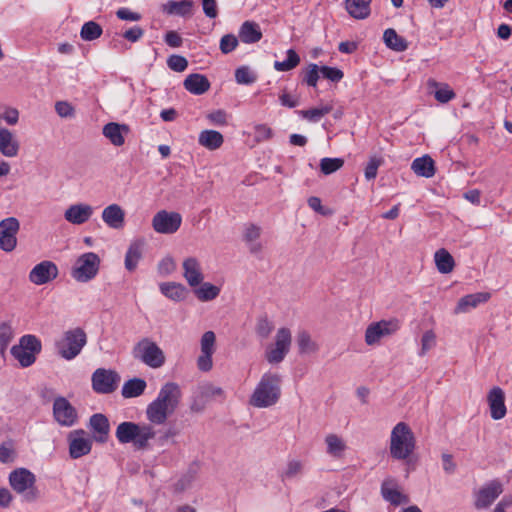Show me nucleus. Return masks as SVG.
<instances>
[{"instance_id":"obj_1","label":"nucleus","mask_w":512,"mask_h":512,"mask_svg":"<svg viewBox=\"0 0 512 512\" xmlns=\"http://www.w3.org/2000/svg\"><path fill=\"white\" fill-rule=\"evenodd\" d=\"M156 435V431L151 424H138L125 421L117 426L115 436L121 444L133 443L138 450H145L149 446V441Z\"/></svg>"},{"instance_id":"obj_2","label":"nucleus","mask_w":512,"mask_h":512,"mask_svg":"<svg viewBox=\"0 0 512 512\" xmlns=\"http://www.w3.org/2000/svg\"><path fill=\"white\" fill-rule=\"evenodd\" d=\"M281 378L275 373H265L257 384L250 404L257 408H266L277 403L281 395Z\"/></svg>"},{"instance_id":"obj_3","label":"nucleus","mask_w":512,"mask_h":512,"mask_svg":"<svg viewBox=\"0 0 512 512\" xmlns=\"http://www.w3.org/2000/svg\"><path fill=\"white\" fill-rule=\"evenodd\" d=\"M416 440L413 431L405 422L397 423L390 435V455L396 460H405L414 452Z\"/></svg>"},{"instance_id":"obj_4","label":"nucleus","mask_w":512,"mask_h":512,"mask_svg":"<svg viewBox=\"0 0 512 512\" xmlns=\"http://www.w3.org/2000/svg\"><path fill=\"white\" fill-rule=\"evenodd\" d=\"M86 343L87 335L85 331L77 327L65 331L61 338L55 341V349L61 358L70 361L81 353Z\"/></svg>"},{"instance_id":"obj_5","label":"nucleus","mask_w":512,"mask_h":512,"mask_svg":"<svg viewBox=\"0 0 512 512\" xmlns=\"http://www.w3.org/2000/svg\"><path fill=\"white\" fill-rule=\"evenodd\" d=\"M9 482L15 492L21 494L25 501L32 502L38 498L35 487V475L26 468H18L9 475Z\"/></svg>"},{"instance_id":"obj_6","label":"nucleus","mask_w":512,"mask_h":512,"mask_svg":"<svg viewBox=\"0 0 512 512\" xmlns=\"http://www.w3.org/2000/svg\"><path fill=\"white\" fill-rule=\"evenodd\" d=\"M41 348V341L36 336L27 334L20 338L18 345L11 348V354L22 367L26 368L34 364Z\"/></svg>"},{"instance_id":"obj_7","label":"nucleus","mask_w":512,"mask_h":512,"mask_svg":"<svg viewBox=\"0 0 512 512\" xmlns=\"http://www.w3.org/2000/svg\"><path fill=\"white\" fill-rule=\"evenodd\" d=\"M134 358L140 360L151 368H159L165 363V356L161 348L149 338H143L133 348Z\"/></svg>"},{"instance_id":"obj_8","label":"nucleus","mask_w":512,"mask_h":512,"mask_svg":"<svg viewBox=\"0 0 512 512\" xmlns=\"http://www.w3.org/2000/svg\"><path fill=\"white\" fill-rule=\"evenodd\" d=\"M100 258L96 253L87 252L79 256L71 275L78 282H87L98 273Z\"/></svg>"},{"instance_id":"obj_9","label":"nucleus","mask_w":512,"mask_h":512,"mask_svg":"<svg viewBox=\"0 0 512 512\" xmlns=\"http://www.w3.org/2000/svg\"><path fill=\"white\" fill-rule=\"evenodd\" d=\"M92 388L98 394H111L121 381L120 375L110 369L98 368L92 374Z\"/></svg>"},{"instance_id":"obj_10","label":"nucleus","mask_w":512,"mask_h":512,"mask_svg":"<svg viewBox=\"0 0 512 512\" xmlns=\"http://www.w3.org/2000/svg\"><path fill=\"white\" fill-rule=\"evenodd\" d=\"M400 329V322L397 319L381 320L370 324L365 331V342L367 345H374L381 338L393 335Z\"/></svg>"},{"instance_id":"obj_11","label":"nucleus","mask_w":512,"mask_h":512,"mask_svg":"<svg viewBox=\"0 0 512 512\" xmlns=\"http://www.w3.org/2000/svg\"><path fill=\"white\" fill-rule=\"evenodd\" d=\"M182 223V217L178 212L158 211L152 218L153 229L160 234H174Z\"/></svg>"},{"instance_id":"obj_12","label":"nucleus","mask_w":512,"mask_h":512,"mask_svg":"<svg viewBox=\"0 0 512 512\" xmlns=\"http://www.w3.org/2000/svg\"><path fill=\"white\" fill-rule=\"evenodd\" d=\"M20 222L15 217H8L0 221V249L12 252L17 246V234Z\"/></svg>"},{"instance_id":"obj_13","label":"nucleus","mask_w":512,"mask_h":512,"mask_svg":"<svg viewBox=\"0 0 512 512\" xmlns=\"http://www.w3.org/2000/svg\"><path fill=\"white\" fill-rule=\"evenodd\" d=\"M53 415L61 426L71 427L77 422L76 409L64 397H57L54 400Z\"/></svg>"},{"instance_id":"obj_14","label":"nucleus","mask_w":512,"mask_h":512,"mask_svg":"<svg viewBox=\"0 0 512 512\" xmlns=\"http://www.w3.org/2000/svg\"><path fill=\"white\" fill-rule=\"evenodd\" d=\"M68 441L69 454L72 459H78L91 451L92 440L85 437V431L82 429L70 432Z\"/></svg>"},{"instance_id":"obj_15","label":"nucleus","mask_w":512,"mask_h":512,"mask_svg":"<svg viewBox=\"0 0 512 512\" xmlns=\"http://www.w3.org/2000/svg\"><path fill=\"white\" fill-rule=\"evenodd\" d=\"M58 276V268L52 261H42L35 265L29 273V280L36 285H43Z\"/></svg>"},{"instance_id":"obj_16","label":"nucleus","mask_w":512,"mask_h":512,"mask_svg":"<svg viewBox=\"0 0 512 512\" xmlns=\"http://www.w3.org/2000/svg\"><path fill=\"white\" fill-rule=\"evenodd\" d=\"M502 492L503 486L498 480L487 483L476 493L475 507L477 509L489 507Z\"/></svg>"},{"instance_id":"obj_17","label":"nucleus","mask_w":512,"mask_h":512,"mask_svg":"<svg viewBox=\"0 0 512 512\" xmlns=\"http://www.w3.org/2000/svg\"><path fill=\"white\" fill-rule=\"evenodd\" d=\"M94 207L86 203L70 205L64 212V219L73 225L86 223L93 215Z\"/></svg>"},{"instance_id":"obj_18","label":"nucleus","mask_w":512,"mask_h":512,"mask_svg":"<svg viewBox=\"0 0 512 512\" xmlns=\"http://www.w3.org/2000/svg\"><path fill=\"white\" fill-rule=\"evenodd\" d=\"M180 399L181 390L179 385L174 382H167L161 387L155 400L165 405L170 410L175 411Z\"/></svg>"},{"instance_id":"obj_19","label":"nucleus","mask_w":512,"mask_h":512,"mask_svg":"<svg viewBox=\"0 0 512 512\" xmlns=\"http://www.w3.org/2000/svg\"><path fill=\"white\" fill-rule=\"evenodd\" d=\"M130 132L127 124L117 122H109L103 126L102 134L110 143L116 147H120L125 143V137Z\"/></svg>"},{"instance_id":"obj_20","label":"nucleus","mask_w":512,"mask_h":512,"mask_svg":"<svg viewBox=\"0 0 512 512\" xmlns=\"http://www.w3.org/2000/svg\"><path fill=\"white\" fill-rule=\"evenodd\" d=\"M490 414L494 420H500L506 415L505 394L500 387H493L487 397Z\"/></svg>"},{"instance_id":"obj_21","label":"nucleus","mask_w":512,"mask_h":512,"mask_svg":"<svg viewBox=\"0 0 512 512\" xmlns=\"http://www.w3.org/2000/svg\"><path fill=\"white\" fill-rule=\"evenodd\" d=\"M102 220L111 229H122L125 224V211L118 204H110L103 209Z\"/></svg>"},{"instance_id":"obj_22","label":"nucleus","mask_w":512,"mask_h":512,"mask_svg":"<svg viewBox=\"0 0 512 512\" xmlns=\"http://www.w3.org/2000/svg\"><path fill=\"white\" fill-rule=\"evenodd\" d=\"M183 277L191 287L200 285L203 281L200 262L195 257L186 258L183 263Z\"/></svg>"},{"instance_id":"obj_23","label":"nucleus","mask_w":512,"mask_h":512,"mask_svg":"<svg viewBox=\"0 0 512 512\" xmlns=\"http://www.w3.org/2000/svg\"><path fill=\"white\" fill-rule=\"evenodd\" d=\"M490 299V293L478 292L461 297L454 309L455 314L467 313L478 305L486 303Z\"/></svg>"},{"instance_id":"obj_24","label":"nucleus","mask_w":512,"mask_h":512,"mask_svg":"<svg viewBox=\"0 0 512 512\" xmlns=\"http://www.w3.org/2000/svg\"><path fill=\"white\" fill-rule=\"evenodd\" d=\"M372 0H345V9L354 19L363 20L370 16Z\"/></svg>"},{"instance_id":"obj_25","label":"nucleus","mask_w":512,"mask_h":512,"mask_svg":"<svg viewBox=\"0 0 512 512\" xmlns=\"http://www.w3.org/2000/svg\"><path fill=\"white\" fill-rule=\"evenodd\" d=\"M174 413V411L167 408L165 405L160 404L158 401L153 400L146 409V416L147 419L152 423L156 425H162L164 424L169 415Z\"/></svg>"},{"instance_id":"obj_26","label":"nucleus","mask_w":512,"mask_h":512,"mask_svg":"<svg viewBox=\"0 0 512 512\" xmlns=\"http://www.w3.org/2000/svg\"><path fill=\"white\" fill-rule=\"evenodd\" d=\"M144 246V239H137L129 245L125 255V268L128 271L132 272L137 268L138 262L142 258Z\"/></svg>"},{"instance_id":"obj_27","label":"nucleus","mask_w":512,"mask_h":512,"mask_svg":"<svg viewBox=\"0 0 512 512\" xmlns=\"http://www.w3.org/2000/svg\"><path fill=\"white\" fill-rule=\"evenodd\" d=\"M19 151V143L6 128H0V152L6 157H15Z\"/></svg>"},{"instance_id":"obj_28","label":"nucleus","mask_w":512,"mask_h":512,"mask_svg":"<svg viewBox=\"0 0 512 512\" xmlns=\"http://www.w3.org/2000/svg\"><path fill=\"white\" fill-rule=\"evenodd\" d=\"M159 289L165 297L175 302L183 301L188 294L187 288L183 284L177 282L161 283L159 285Z\"/></svg>"},{"instance_id":"obj_29","label":"nucleus","mask_w":512,"mask_h":512,"mask_svg":"<svg viewBox=\"0 0 512 512\" xmlns=\"http://www.w3.org/2000/svg\"><path fill=\"white\" fill-rule=\"evenodd\" d=\"M91 429L97 434L96 441L105 442L108 437L110 425L108 418L100 413L94 414L90 418Z\"/></svg>"},{"instance_id":"obj_30","label":"nucleus","mask_w":512,"mask_h":512,"mask_svg":"<svg viewBox=\"0 0 512 512\" xmlns=\"http://www.w3.org/2000/svg\"><path fill=\"white\" fill-rule=\"evenodd\" d=\"M193 5L194 3L192 0H170L164 4L163 10L169 15L187 17L192 15Z\"/></svg>"},{"instance_id":"obj_31","label":"nucleus","mask_w":512,"mask_h":512,"mask_svg":"<svg viewBox=\"0 0 512 512\" xmlns=\"http://www.w3.org/2000/svg\"><path fill=\"white\" fill-rule=\"evenodd\" d=\"M184 87L192 94L201 95L209 89L210 83L204 75L190 74L184 80Z\"/></svg>"},{"instance_id":"obj_32","label":"nucleus","mask_w":512,"mask_h":512,"mask_svg":"<svg viewBox=\"0 0 512 512\" xmlns=\"http://www.w3.org/2000/svg\"><path fill=\"white\" fill-rule=\"evenodd\" d=\"M411 169L416 175L425 178H431L435 174L434 161L428 155L414 159L411 164Z\"/></svg>"},{"instance_id":"obj_33","label":"nucleus","mask_w":512,"mask_h":512,"mask_svg":"<svg viewBox=\"0 0 512 512\" xmlns=\"http://www.w3.org/2000/svg\"><path fill=\"white\" fill-rule=\"evenodd\" d=\"M239 38L242 42L256 43L262 38L260 26L252 21H245L239 30Z\"/></svg>"},{"instance_id":"obj_34","label":"nucleus","mask_w":512,"mask_h":512,"mask_svg":"<svg viewBox=\"0 0 512 512\" xmlns=\"http://www.w3.org/2000/svg\"><path fill=\"white\" fill-rule=\"evenodd\" d=\"M198 142L201 146L216 150L221 147L224 142L223 135L216 130H204L199 134Z\"/></svg>"},{"instance_id":"obj_35","label":"nucleus","mask_w":512,"mask_h":512,"mask_svg":"<svg viewBox=\"0 0 512 512\" xmlns=\"http://www.w3.org/2000/svg\"><path fill=\"white\" fill-rule=\"evenodd\" d=\"M146 381L141 378H133L126 381L121 390L124 398H135L142 395L146 389Z\"/></svg>"},{"instance_id":"obj_36","label":"nucleus","mask_w":512,"mask_h":512,"mask_svg":"<svg viewBox=\"0 0 512 512\" xmlns=\"http://www.w3.org/2000/svg\"><path fill=\"white\" fill-rule=\"evenodd\" d=\"M434 260L438 271L442 274L450 273L455 266L452 255L444 248L435 252Z\"/></svg>"},{"instance_id":"obj_37","label":"nucleus","mask_w":512,"mask_h":512,"mask_svg":"<svg viewBox=\"0 0 512 512\" xmlns=\"http://www.w3.org/2000/svg\"><path fill=\"white\" fill-rule=\"evenodd\" d=\"M383 40L385 45L394 51L401 52L407 49V41L392 28L384 31Z\"/></svg>"},{"instance_id":"obj_38","label":"nucleus","mask_w":512,"mask_h":512,"mask_svg":"<svg viewBox=\"0 0 512 512\" xmlns=\"http://www.w3.org/2000/svg\"><path fill=\"white\" fill-rule=\"evenodd\" d=\"M325 443L327 445V453L335 458L342 457L346 450L344 440L336 434H328L325 437Z\"/></svg>"},{"instance_id":"obj_39","label":"nucleus","mask_w":512,"mask_h":512,"mask_svg":"<svg viewBox=\"0 0 512 512\" xmlns=\"http://www.w3.org/2000/svg\"><path fill=\"white\" fill-rule=\"evenodd\" d=\"M194 293L200 301L207 302L218 297L220 288L209 282H202L200 287L194 290Z\"/></svg>"},{"instance_id":"obj_40","label":"nucleus","mask_w":512,"mask_h":512,"mask_svg":"<svg viewBox=\"0 0 512 512\" xmlns=\"http://www.w3.org/2000/svg\"><path fill=\"white\" fill-rule=\"evenodd\" d=\"M428 85L430 88H435L434 97L441 103H447L455 97V93L447 84H439L435 80L430 79Z\"/></svg>"},{"instance_id":"obj_41","label":"nucleus","mask_w":512,"mask_h":512,"mask_svg":"<svg viewBox=\"0 0 512 512\" xmlns=\"http://www.w3.org/2000/svg\"><path fill=\"white\" fill-rule=\"evenodd\" d=\"M297 345L300 354H310L318 350V345L311 339L307 331H300L297 334Z\"/></svg>"},{"instance_id":"obj_42","label":"nucleus","mask_w":512,"mask_h":512,"mask_svg":"<svg viewBox=\"0 0 512 512\" xmlns=\"http://www.w3.org/2000/svg\"><path fill=\"white\" fill-rule=\"evenodd\" d=\"M383 498L392 505H400L409 501L408 497L403 495L395 488H389L385 484L381 488Z\"/></svg>"},{"instance_id":"obj_43","label":"nucleus","mask_w":512,"mask_h":512,"mask_svg":"<svg viewBox=\"0 0 512 512\" xmlns=\"http://www.w3.org/2000/svg\"><path fill=\"white\" fill-rule=\"evenodd\" d=\"M102 34V28L101 26L94 22V21H88L84 23V25L81 28L80 36L85 41H93L97 38H99Z\"/></svg>"},{"instance_id":"obj_44","label":"nucleus","mask_w":512,"mask_h":512,"mask_svg":"<svg viewBox=\"0 0 512 512\" xmlns=\"http://www.w3.org/2000/svg\"><path fill=\"white\" fill-rule=\"evenodd\" d=\"M344 165L341 158H322L320 161V170L325 175H330L338 171Z\"/></svg>"},{"instance_id":"obj_45","label":"nucleus","mask_w":512,"mask_h":512,"mask_svg":"<svg viewBox=\"0 0 512 512\" xmlns=\"http://www.w3.org/2000/svg\"><path fill=\"white\" fill-rule=\"evenodd\" d=\"M291 332L288 328H280L276 334L275 348L289 352L291 345Z\"/></svg>"},{"instance_id":"obj_46","label":"nucleus","mask_w":512,"mask_h":512,"mask_svg":"<svg viewBox=\"0 0 512 512\" xmlns=\"http://www.w3.org/2000/svg\"><path fill=\"white\" fill-rule=\"evenodd\" d=\"M235 79L239 84L249 85L257 80V74L250 70L248 66H240L235 71Z\"/></svg>"},{"instance_id":"obj_47","label":"nucleus","mask_w":512,"mask_h":512,"mask_svg":"<svg viewBox=\"0 0 512 512\" xmlns=\"http://www.w3.org/2000/svg\"><path fill=\"white\" fill-rule=\"evenodd\" d=\"M14 333L11 325L7 322L0 324V352L3 353L11 340L13 339Z\"/></svg>"},{"instance_id":"obj_48","label":"nucleus","mask_w":512,"mask_h":512,"mask_svg":"<svg viewBox=\"0 0 512 512\" xmlns=\"http://www.w3.org/2000/svg\"><path fill=\"white\" fill-rule=\"evenodd\" d=\"M383 158L378 156H371L365 167L364 174L366 180L370 181L376 178L378 168L383 164Z\"/></svg>"},{"instance_id":"obj_49","label":"nucleus","mask_w":512,"mask_h":512,"mask_svg":"<svg viewBox=\"0 0 512 512\" xmlns=\"http://www.w3.org/2000/svg\"><path fill=\"white\" fill-rule=\"evenodd\" d=\"M332 110L331 106H323L320 108H312L309 110L302 111V115L304 118L311 122H318L320 119L325 116L326 114L330 113Z\"/></svg>"},{"instance_id":"obj_50","label":"nucleus","mask_w":512,"mask_h":512,"mask_svg":"<svg viewBox=\"0 0 512 512\" xmlns=\"http://www.w3.org/2000/svg\"><path fill=\"white\" fill-rule=\"evenodd\" d=\"M216 336L213 331H206L200 341L201 352L212 353L215 352Z\"/></svg>"},{"instance_id":"obj_51","label":"nucleus","mask_w":512,"mask_h":512,"mask_svg":"<svg viewBox=\"0 0 512 512\" xmlns=\"http://www.w3.org/2000/svg\"><path fill=\"white\" fill-rule=\"evenodd\" d=\"M435 345H436V335H435V333L432 330L426 331L422 335L421 349L419 351V356H424Z\"/></svg>"},{"instance_id":"obj_52","label":"nucleus","mask_w":512,"mask_h":512,"mask_svg":"<svg viewBox=\"0 0 512 512\" xmlns=\"http://www.w3.org/2000/svg\"><path fill=\"white\" fill-rule=\"evenodd\" d=\"M55 110L61 118H72L75 115L74 107L66 101H58Z\"/></svg>"},{"instance_id":"obj_53","label":"nucleus","mask_w":512,"mask_h":512,"mask_svg":"<svg viewBox=\"0 0 512 512\" xmlns=\"http://www.w3.org/2000/svg\"><path fill=\"white\" fill-rule=\"evenodd\" d=\"M238 45V39L232 34L224 35L220 41V49L223 53L227 54L233 51Z\"/></svg>"},{"instance_id":"obj_54","label":"nucleus","mask_w":512,"mask_h":512,"mask_svg":"<svg viewBox=\"0 0 512 512\" xmlns=\"http://www.w3.org/2000/svg\"><path fill=\"white\" fill-rule=\"evenodd\" d=\"M273 328H274V326L268 320V318L262 317L257 322L256 332L260 337L267 338L270 335V333L272 332Z\"/></svg>"},{"instance_id":"obj_55","label":"nucleus","mask_w":512,"mask_h":512,"mask_svg":"<svg viewBox=\"0 0 512 512\" xmlns=\"http://www.w3.org/2000/svg\"><path fill=\"white\" fill-rule=\"evenodd\" d=\"M272 129L265 124H257L254 127V138L257 142L268 140L272 137Z\"/></svg>"},{"instance_id":"obj_56","label":"nucleus","mask_w":512,"mask_h":512,"mask_svg":"<svg viewBox=\"0 0 512 512\" xmlns=\"http://www.w3.org/2000/svg\"><path fill=\"white\" fill-rule=\"evenodd\" d=\"M175 269L176 263L172 257H165L158 264V273L162 276L171 274Z\"/></svg>"},{"instance_id":"obj_57","label":"nucleus","mask_w":512,"mask_h":512,"mask_svg":"<svg viewBox=\"0 0 512 512\" xmlns=\"http://www.w3.org/2000/svg\"><path fill=\"white\" fill-rule=\"evenodd\" d=\"M303 465L299 460H291L287 464V468L283 474L285 478H294L302 473Z\"/></svg>"},{"instance_id":"obj_58","label":"nucleus","mask_w":512,"mask_h":512,"mask_svg":"<svg viewBox=\"0 0 512 512\" xmlns=\"http://www.w3.org/2000/svg\"><path fill=\"white\" fill-rule=\"evenodd\" d=\"M321 73L323 77L331 80L332 82H338L343 78V72L335 67L321 66Z\"/></svg>"},{"instance_id":"obj_59","label":"nucleus","mask_w":512,"mask_h":512,"mask_svg":"<svg viewBox=\"0 0 512 512\" xmlns=\"http://www.w3.org/2000/svg\"><path fill=\"white\" fill-rule=\"evenodd\" d=\"M212 353L201 352L197 359V367L200 371L208 372L212 369Z\"/></svg>"},{"instance_id":"obj_60","label":"nucleus","mask_w":512,"mask_h":512,"mask_svg":"<svg viewBox=\"0 0 512 512\" xmlns=\"http://www.w3.org/2000/svg\"><path fill=\"white\" fill-rule=\"evenodd\" d=\"M261 235V228L254 224H249L246 226L244 231V240L248 242L256 241Z\"/></svg>"},{"instance_id":"obj_61","label":"nucleus","mask_w":512,"mask_h":512,"mask_svg":"<svg viewBox=\"0 0 512 512\" xmlns=\"http://www.w3.org/2000/svg\"><path fill=\"white\" fill-rule=\"evenodd\" d=\"M116 15L119 19L125 21H139L141 19V15L137 12H133L126 7L119 8L116 11Z\"/></svg>"},{"instance_id":"obj_62","label":"nucleus","mask_w":512,"mask_h":512,"mask_svg":"<svg viewBox=\"0 0 512 512\" xmlns=\"http://www.w3.org/2000/svg\"><path fill=\"white\" fill-rule=\"evenodd\" d=\"M287 353L277 348H272L266 352V359L271 364H277L283 361Z\"/></svg>"},{"instance_id":"obj_63","label":"nucleus","mask_w":512,"mask_h":512,"mask_svg":"<svg viewBox=\"0 0 512 512\" xmlns=\"http://www.w3.org/2000/svg\"><path fill=\"white\" fill-rule=\"evenodd\" d=\"M203 12L208 18H216L218 15L216 0H202Z\"/></svg>"},{"instance_id":"obj_64","label":"nucleus","mask_w":512,"mask_h":512,"mask_svg":"<svg viewBox=\"0 0 512 512\" xmlns=\"http://www.w3.org/2000/svg\"><path fill=\"white\" fill-rule=\"evenodd\" d=\"M143 34L144 30L140 26H133L124 32L123 37L130 42H136Z\"/></svg>"}]
</instances>
